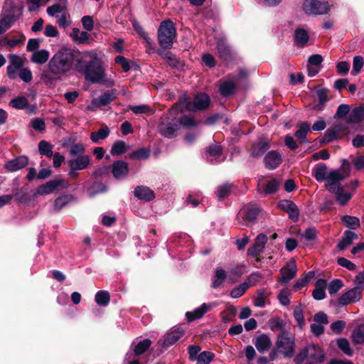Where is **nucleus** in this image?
Masks as SVG:
<instances>
[{
    "instance_id": "338daca9",
    "label": "nucleus",
    "mask_w": 364,
    "mask_h": 364,
    "mask_svg": "<svg viewBox=\"0 0 364 364\" xmlns=\"http://www.w3.org/2000/svg\"><path fill=\"white\" fill-rule=\"evenodd\" d=\"M343 287V282L340 279L333 280L328 286V293L330 294H336Z\"/></svg>"
},
{
    "instance_id": "f3484780",
    "label": "nucleus",
    "mask_w": 364,
    "mask_h": 364,
    "mask_svg": "<svg viewBox=\"0 0 364 364\" xmlns=\"http://www.w3.org/2000/svg\"><path fill=\"white\" fill-rule=\"evenodd\" d=\"M65 183L63 179L51 180L46 183L39 186L36 190V194L39 196L48 195L53 193L58 187Z\"/></svg>"
},
{
    "instance_id": "1a4fd4ad",
    "label": "nucleus",
    "mask_w": 364,
    "mask_h": 364,
    "mask_svg": "<svg viewBox=\"0 0 364 364\" xmlns=\"http://www.w3.org/2000/svg\"><path fill=\"white\" fill-rule=\"evenodd\" d=\"M218 306L217 302L203 303L199 307L195 309L192 311H188L186 314L187 320L193 321L202 318L205 313L212 311Z\"/></svg>"
},
{
    "instance_id": "4be33fe9",
    "label": "nucleus",
    "mask_w": 364,
    "mask_h": 364,
    "mask_svg": "<svg viewBox=\"0 0 364 364\" xmlns=\"http://www.w3.org/2000/svg\"><path fill=\"white\" fill-rule=\"evenodd\" d=\"M70 36L78 44H90L91 42L90 35L87 31H80L77 28H73Z\"/></svg>"
},
{
    "instance_id": "2eb2a0df",
    "label": "nucleus",
    "mask_w": 364,
    "mask_h": 364,
    "mask_svg": "<svg viewBox=\"0 0 364 364\" xmlns=\"http://www.w3.org/2000/svg\"><path fill=\"white\" fill-rule=\"evenodd\" d=\"M267 242V237L264 234H259L255 238L253 245L248 248L247 254L252 257H256L261 254Z\"/></svg>"
},
{
    "instance_id": "864d4df0",
    "label": "nucleus",
    "mask_w": 364,
    "mask_h": 364,
    "mask_svg": "<svg viewBox=\"0 0 364 364\" xmlns=\"http://www.w3.org/2000/svg\"><path fill=\"white\" fill-rule=\"evenodd\" d=\"M53 146L46 141H41L38 144V150L41 154L50 157L53 155Z\"/></svg>"
},
{
    "instance_id": "aec40b11",
    "label": "nucleus",
    "mask_w": 364,
    "mask_h": 364,
    "mask_svg": "<svg viewBox=\"0 0 364 364\" xmlns=\"http://www.w3.org/2000/svg\"><path fill=\"white\" fill-rule=\"evenodd\" d=\"M184 333V330L181 327L172 329L166 334L163 345L164 346H169L175 344L183 337Z\"/></svg>"
},
{
    "instance_id": "72a5a7b5",
    "label": "nucleus",
    "mask_w": 364,
    "mask_h": 364,
    "mask_svg": "<svg viewBox=\"0 0 364 364\" xmlns=\"http://www.w3.org/2000/svg\"><path fill=\"white\" fill-rule=\"evenodd\" d=\"M329 172L324 164H318L313 169V175L318 181H326Z\"/></svg>"
},
{
    "instance_id": "58836bf2",
    "label": "nucleus",
    "mask_w": 364,
    "mask_h": 364,
    "mask_svg": "<svg viewBox=\"0 0 364 364\" xmlns=\"http://www.w3.org/2000/svg\"><path fill=\"white\" fill-rule=\"evenodd\" d=\"M310 130V126L306 122L298 124V130L295 132L296 137L302 143H306V134Z\"/></svg>"
},
{
    "instance_id": "09e8293b",
    "label": "nucleus",
    "mask_w": 364,
    "mask_h": 364,
    "mask_svg": "<svg viewBox=\"0 0 364 364\" xmlns=\"http://www.w3.org/2000/svg\"><path fill=\"white\" fill-rule=\"evenodd\" d=\"M279 186V182L272 178L269 180L265 185H264L263 192L265 194H272L277 191Z\"/></svg>"
},
{
    "instance_id": "a18cd8bd",
    "label": "nucleus",
    "mask_w": 364,
    "mask_h": 364,
    "mask_svg": "<svg viewBox=\"0 0 364 364\" xmlns=\"http://www.w3.org/2000/svg\"><path fill=\"white\" fill-rule=\"evenodd\" d=\"M95 300L98 305L105 306L109 302V294L107 291H99L95 294Z\"/></svg>"
},
{
    "instance_id": "ea45409f",
    "label": "nucleus",
    "mask_w": 364,
    "mask_h": 364,
    "mask_svg": "<svg viewBox=\"0 0 364 364\" xmlns=\"http://www.w3.org/2000/svg\"><path fill=\"white\" fill-rule=\"evenodd\" d=\"M333 193L336 195V200L341 205H346L352 197V193L345 191L343 186H340Z\"/></svg>"
},
{
    "instance_id": "9d476101",
    "label": "nucleus",
    "mask_w": 364,
    "mask_h": 364,
    "mask_svg": "<svg viewBox=\"0 0 364 364\" xmlns=\"http://www.w3.org/2000/svg\"><path fill=\"white\" fill-rule=\"evenodd\" d=\"M346 176L338 170H333L329 172L328 176L326 179L325 186L328 191L333 193L336 191L341 186L340 183Z\"/></svg>"
},
{
    "instance_id": "6e6552de",
    "label": "nucleus",
    "mask_w": 364,
    "mask_h": 364,
    "mask_svg": "<svg viewBox=\"0 0 364 364\" xmlns=\"http://www.w3.org/2000/svg\"><path fill=\"white\" fill-rule=\"evenodd\" d=\"M178 109V105H175L169 112V116L167 117V120L164 119L163 121L159 126V130L160 134L168 138H171L176 136V131L179 129L178 122L175 119L169 121L170 117H173Z\"/></svg>"
},
{
    "instance_id": "79ce46f5",
    "label": "nucleus",
    "mask_w": 364,
    "mask_h": 364,
    "mask_svg": "<svg viewBox=\"0 0 364 364\" xmlns=\"http://www.w3.org/2000/svg\"><path fill=\"white\" fill-rule=\"evenodd\" d=\"M352 339L356 344L364 343V324L356 326L352 332Z\"/></svg>"
},
{
    "instance_id": "ddd939ff",
    "label": "nucleus",
    "mask_w": 364,
    "mask_h": 364,
    "mask_svg": "<svg viewBox=\"0 0 364 364\" xmlns=\"http://www.w3.org/2000/svg\"><path fill=\"white\" fill-rule=\"evenodd\" d=\"M361 294L362 289L355 287L343 294L338 299V303L342 306H346L350 303L357 302L361 299Z\"/></svg>"
},
{
    "instance_id": "774afa93",
    "label": "nucleus",
    "mask_w": 364,
    "mask_h": 364,
    "mask_svg": "<svg viewBox=\"0 0 364 364\" xmlns=\"http://www.w3.org/2000/svg\"><path fill=\"white\" fill-rule=\"evenodd\" d=\"M129 109L132 111L134 114H145L150 112L151 109L146 105H129Z\"/></svg>"
},
{
    "instance_id": "0eeeda50",
    "label": "nucleus",
    "mask_w": 364,
    "mask_h": 364,
    "mask_svg": "<svg viewBox=\"0 0 364 364\" xmlns=\"http://www.w3.org/2000/svg\"><path fill=\"white\" fill-rule=\"evenodd\" d=\"M302 9L309 16H318L327 14L330 10L328 2L320 0H304Z\"/></svg>"
},
{
    "instance_id": "c9c22d12",
    "label": "nucleus",
    "mask_w": 364,
    "mask_h": 364,
    "mask_svg": "<svg viewBox=\"0 0 364 364\" xmlns=\"http://www.w3.org/2000/svg\"><path fill=\"white\" fill-rule=\"evenodd\" d=\"M49 52L47 50H38L33 53L31 57V60L33 63L43 64L47 62L49 58Z\"/></svg>"
},
{
    "instance_id": "8fccbe9b",
    "label": "nucleus",
    "mask_w": 364,
    "mask_h": 364,
    "mask_svg": "<svg viewBox=\"0 0 364 364\" xmlns=\"http://www.w3.org/2000/svg\"><path fill=\"white\" fill-rule=\"evenodd\" d=\"M364 65V58L360 55H356L353 60V70L351 74L353 75H358L360 73Z\"/></svg>"
},
{
    "instance_id": "423d86ee",
    "label": "nucleus",
    "mask_w": 364,
    "mask_h": 364,
    "mask_svg": "<svg viewBox=\"0 0 364 364\" xmlns=\"http://www.w3.org/2000/svg\"><path fill=\"white\" fill-rule=\"evenodd\" d=\"M176 31L171 21L161 23L158 30V40L161 46L169 48L172 46Z\"/></svg>"
},
{
    "instance_id": "412c9836",
    "label": "nucleus",
    "mask_w": 364,
    "mask_h": 364,
    "mask_svg": "<svg viewBox=\"0 0 364 364\" xmlns=\"http://www.w3.org/2000/svg\"><path fill=\"white\" fill-rule=\"evenodd\" d=\"M294 43L296 46L304 47L309 41V32L304 28H297L294 33Z\"/></svg>"
},
{
    "instance_id": "c03bdc74",
    "label": "nucleus",
    "mask_w": 364,
    "mask_h": 364,
    "mask_svg": "<svg viewBox=\"0 0 364 364\" xmlns=\"http://www.w3.org/2000/svg\"><path fill=\"white\" fill-rule=\"evenodd\" d=\"M269 292L266 289H260L257 293V297L254 301V305L257 307H263L265 305Z\"/></svg>"
},
{
    "instance_id": "f704fd0d",
    "label": "nucleus",
    "mask_w": 364,
    "mask_h": 364,
    "mask_svg": "<svg viewBox=\"0 0 364 364\" xmlns=\"http://www.w3.org/2000/svg\"><path fill=\"white\" fill-rule=\"evenodd\" d=\"M75 201V198L72 195H63L55 199L53 203V209L58 212L69 203Z\"/></svg>"
},
{
    "instance_id": "473e14b6",
    "label": "nucleus",
    "mask_w": 364,
    "mask_h": 364,
    "mask_svg": "<svg viewBox=\"0 0 364 364\" xmlns=\"http://www.w3.org/2000/svg\"><path fill=\"white\" fill-rule=\"evenodd\" d=\"M316 288L313 291L312 296L316 300H322L326 296L325 289L326 287V282L323 279H318L315 284Z\"/></svg>"
},
{
    "instance_id": "de8ad7c7",
    "label": "nucleus",
    "mask_w": 364,
    "mask_h": 364,
    "mask_svg": "<svg viewBox=\"0 0 364 364\" xmlns=\"http://www.w3.org/2000/svg\"><path fill=\"white\" fill-rule=\"evenodd\" d=\"M342 222L350 229H356L360 227V220L357 217L344 215L342 217Z\"/></svg>"
},
{
    "instance_id": "680f3d73",
    "label": "nucleus",
    "mask_w": 364,
    "mask_h": 364,
    "mask_svg": "<svg viewBox=\"0 0 364 364\" xmlns=\"http://www.w3.org/2000/svg\"><path fill=\"white\" fill-rule=\"evenodd\" d=\"M178 122V124L180 126H183L187 128H191L196 126V123L191 116H184L181 117L179 120H176Z\"/></svg>"
},
{
    "instance_id": "20e7f679",
    "label": "nucleus",
    "mask_w": 364,
    "mask_h": 364,
    "mask_svg": "<svg viewBox=\"0 0 364 364\" xmlns=\"http://www.w3.org/2000/svg\"><path fill=\"white\" fill-rule=\"evenodd\" d=\"M210 104V98L208 95L205 93H198L191 100L186 95H183L180 97L178 107L179 106L181 109H186L188 111H197L206 109Z\"/></svg>"
},
{
    "instance_id": "b1692460",
    "label": "nucleus",
    "mask_w": 364,
    "mask_h": 364,
    "mask_svg": "<svg viewBox=\"0 0 364 364\" xmlns=\"http://www.w3.org/2000/svg\"><path fill=\"white\" fill-rule=\"evenodd\" d=\"M134 196L139 200L150 201L155 198V194L152 190L147 186H137L134 191Z\"/></svg>"
},
{
    "instance_id": "5701e85b",
    "label": "nucleus",
    "mask_w": 364,
    "mask_h": 364,
    "mask_svg": "<svg viewBox=\"0 0 364 364\" xmlns=\"http://www.w3.org/2000/svg\"><path fill=\"white\" fill-rule=\"evenodd\" d=\"M69 167L78 171L85 169L90 164V157L87 155H80L68 161Z\"/></svg>"
},
{
    "instance_id": "cd10ccee",
    "label": "nucleus",
    "mask_w": 364,
    "mask_h": 364,
    "mask_svg": "<svg viewBox=\"0 0 364 364\" xmlns=\"http://www.w3.org/2000/svg\"><path fill=\"white\" fill-rule=\"evenodd\" d=\"M27 157L21 156L13 160L9 161L6 164V168L10 171H16L24 168L28 164Z\"/></svg>"
},
{
    "instance_id": "dca6fc26",
    "label": "nucleus",
    "mask_w": 364,
    "mask_h": 364,
    "mask_svg": "<svg viewBox=\"0 0 364 364\" xmlns=\"http://www.w3.org/2000/svg\"><path fill=\"white\" fill-rule=\"evenodd\" d=\"M266 168L270 170L277 168L282 162V156L277 151H270L264 159Z\"/></svg>"
},
{
    "instance_id": "a211bd4d",
    "label": "nucleus",
    "mask_w": 364,
    "mask_h": 364,
    "mask_svg": "<svg viewBox=\"0 0 364 364\" xmlns=\"http://www.w3.org/2000/svg\"><path fill=\"white\" fill-rule=\"evenodd\" d=\"M280 209L288 213L289 218L294 220H297L299 215V209L296 204L289 200H280L279 204Z\"/></svg>"
},
{
    "instance_id": "13d9d810",
    "label": "nucleus",
    "mask_w": 364,
    "mask_h": 364,
    "mask_svg": "<svg viewBox=\"0 0 364 364\" xmlns=\"http://www.w3.org/2000/svg\"><path fill=\"white\" fill-rule=\"evenodd\" d=\"M290 291L287 289H283L279 291L277 298L282 306H288L290 304Z\"/></svg>"
},
{
    "instance_id": "0e129e2a",
    "label": "nucleus",
    "mask_w": 364,
    "mask_h": 364,
    "mask_svg": "<svg viewBox=\"0 0 364 364\" xmlns=\"http://www.w3.org/2000/svg\"><path fill=\"white\" fill-rule=\"evenodd\" d=\"M65 7L63 5H61L60 4H55L52 6H50L47 8V14L49 16H54L57 14H62L63 11H65Z\"/></svg>"
},
{
    "instance_id": "bb28decb",
    "label": "nucleus",
    "mask_w": 364,
    "mask_h": 364,
    "mask_svg": "<svg viewBox=\"0 0 364 364\" xmlns=\"http://www.w3.org/2000/svg\"><path fill=\"white\" fill-rule=\"evenodd\" d=\"M259 352L267 351L272 346V341L266 334H262L257 336L254 343Z\"/></svg>"
},
{
    "instance_id": "6e6d98bb",
    "label": "nucleus",
    "mask_w": 364,
    "mask_h": 364,
    "mask_svg": "<svg viewBox=\"0 0 364 364\" xmlns=\"http://www.w3.org/2000/svg\"><path fill=\"white\" fill-rule=\"evenodd\" d=\"M159 54L165 60L169 65L172 67H176L178 65V60L174 55L168 50H159Z\"/></svg>"
},
{
    "instance_id": "6ab92c4d",
    "label": "nucleus",
    "mask_w": 364,
    "mask_h": 364,
    "mask_svg": "<svg viewBox=\"0 0 364 364\" xmlns=\"http://www.w3.org/2000/svg\"><path fill=\"white\" fill-rule=\"evenodd\" d=\"M112 172L116 179L124 178L129 172L127 163L120 160L115 161L112 164Z\"/></svg>"
},
{
    "instance_id": "e2e57ef3",
    "label": "nucleus",
    "mask_w": 364,
    "mask_h": 364,
    "mask_svg": "<svg viewBox=\"0 0 364 364\" xmlns=\"http://www.w3.org/2000/svg\"><path fill=\"white\" fill-rule=\"evenodd\" d=\"M231 186L228 183L223 184L218 187L216 194L220 200L227 197L230 191Z\"/></svg>"
},
{
    "instance_id": "7c9ffc66",
    "label": "nucleus",
    "mask_w": 364,
    "mask_h": 364,
    "mask_svg": "<svg viewBox=\"0 0 364 364\" xmlns=\"http://www.w3.org/2000/svg\"><path fill=\"white\" fill-rule=\"evenodd\" d=\"M260 213V209L257 207H250L247 208H243L240 212V215L243 218V219L248 222H254Z\"/></svg>"
},
{
    "instance_id": "2f4dec72",
    "label": "nucleus",
    "mask_w": 364,
    "mask_h": 364,
    "mask_svg": "<svg viewBox=\"0 0 364 364\" xmlns=\"http://www.w3.org/2000/svg\"><path fill=\"white\" fill-rule=\"evenodd\" d=\"M358 239V235L350 230H347L344 232L342 240L338 244V248L341 250H345L348 247L353 240Z\"/></svg>"
},
{
    "instance_id": "f257e3e1",
    "label": "nucleus",
    "mask_w": 364,
    "mask_h": 364,
    "mask_svg": "<svg viewBox=\"0 0 364 364\" xmlns=\"http://www.w3.org/2000/svg\"><path fill=\"white\" fill-rule=\"evenodd\" d=\"M75 60L78 70L85 75L86 80L102 84L107 87L114 85V77L106 73L103 63L96 51L91 50L82 52Z\"/></svg>"
},
{
    "instance_id": "a878e982",
    "label": "nucleus",
    "mask_w": 364,
    "mask_h": 364,
    "mask_svg": "<svg viewBox=\"0 0 364 364\" xmlns=\"http://www.w3.org/2000/svg\"><path fill=\"white\" fill-rule=\"evenodd\" d=\"M217 50L219 56L225 61H228L232 58V53L230 47L226 43L225 39L222 38L217 42Z\"/></svg>"
},
{
    "instance_id": "7ed1b4c3",
    "label": "nucleus",
    "mask_w": 364,
    "mask_h": 364,
    "mask_svg": "<svg viewBox=\"0 0 364 364\" xmlns=\"http://www.w3.org/2000/svg\"><path fill=\"white\" fill-rule=\"evenodd\" d=\"M9 65L6 75L11 80L19 78L24 83H29L33 79L31 70L24 66V60L19 55L12 53L8 55Z\"/></svg>"
},
{
    "instance_id": "49530a36",
    "label": "nucleus",
    "mask_w": 364,
    "mask_h": 364,
    "mask_svg": "<svg viewBox=\"0 0 364 364\" xmlns=\"http://www.w3.org/2000/svg\"><path fill=\"white\" fill-rule=\"evenodd\" d=\"M28 104V102L27 98L23 96L14 98L9 102V105L17 109H23L26 108Z\"/></svg>"
},
{
    "instance_id": "052dcab7",
    "label": "nucleus",
    "mask_w": 364,
    "mask_h": 364,
    "mask_svg": "<svg viewBox=\"0 0 364 364\" xmlns=\"http://www.w3.org/2000/svg\"><path fill=\"white\" fill-rule=\"evenodd\" d=\"M30 124L36 131L43 132L46 129V122L43 119L40 117L32 119Z\"/></svg>"
},
{
    "instance_id": "f03ea898",
    "label": "nucleus",
    "mask_w": 364,
    "mask_h": 364,
    "mask_svg": "<svg viewBox=\"0 0 364 364\" xmlns=\"http://www.w3.org/2000/svg\"><path fill=\"white\" fill-rule=\"evenodd\" d=\"M80 52L69 48H62L50 60L48 67L54 75H62L70 71L75 58L80 56Z\"/></svg>"
},
{
    "instance_id": "3c124183",
    "label": "nucleus",
    "mask_w": 364,
    "mask_h": 364,
    "mask_svg": "<svg viewBox=\"0 0 364 364\" xmlns=\"http://www.w3.org/2000/svg\"><path fill=\"white\" fill-rule=\"evenodd\" d=\"M249 287L250 285L247 282L238 285L230 291L231 297L237 299L242 296Z\"/></svg>"
},
{
    "instance_id": "a19ab883",
    "label": "nucleus",
    "mask_w": 364,
    "mask_h": 364,
    "mask_svg": "<svg viewBox=\"0 0 364 364\" xmlns=\"http://www.w3.org/2000/svg\"><path fill=\"white\" fill-rule=\"evenodd\" d=\"M128 146L124 141H117L114 142L111 149V154L113 156L121 155L129 149Z\"/></svg>"
},
{
    "instance_id": "c85d7f7f",
    "label": "nucleus",
    "mask_w": 364,
    "mask_h": 364,
    "mask_svg": "<svg viewBox=\"0 0 364 364\" xmlns=\"http://www.w3.org/2000/svg\"><path fill=\"white\" fill-rule=\"evenodd\" d=\"M269 147L267 139H260L252 145L251 155L253 157L261 156Z\"/></svg>"
},
{
    "instance_id": "39448f33",
    "label": "nucleus",
    "mask_w": 364,
    "mask_h": 364,
    "mask_svg": "<svg viewBox=\"0 0 364 364\" xmlns=\"http://www.w3.org/2000/svg\"><path fill=\"white\" fill-rule=\"evenodd\" d=\"M277 350L286 358H291L295 352V338L294 335L282 330L276 342Z\"/></svg>"
},
{
    "instance_id": "4c0bfd02",
    "label": "nucleus",
    "mask_w": 364,
    "mask_h": 364,
    "mask_svg": "<svg viewBox=\"0 0 364 364\" xmlns=\"http://www.w3.org/2000/svg\"><path fill=\"white\" fill-rule=\"evenodd\" d=\"M364 119V107L355 108L349 114L348 122L351 124H357Z\"/></svg>"
},
{
    "instance_id": "bf43d9fd",
    "label": "nucleus",
    "mask_w": 364,
    "mask_h": 364,
    "mask_svg": "<svg viewBox=\"0 0 364 364\" xmlns=\"http://www.w3.org/2000/svg\"><path fill=\"white\" fill-rule=\"evenodd\" d=\"M214 358V354L210 351H203L197 358L198 364H208Z\"/></svg>"
},
{
    "instance_id": "9b49d317",
    "label": "nucleus",
    "mask_w": 364,
    "mask_h": 364,
    "mask_svg": "<svg viewBox=\"0 0 364 364\" xmlns=\"http://www.w3.org/2000/svg\"><path fill=\"white\" fill-rule=\"evenodd\" d=\"M280 272L282 276L279 278V282L282 284H287L296 275L297 267L296 261L294 259L289 261L287 263V265L280 269Z\"/></svg>"
},
{
    "instance_id": "603ef678",
    "label": "nucleus",
    "mask_w": 364,
    "mask_h": 364,
    "mask_svg": "<svg viewBox=\"0 0 364 364\" xmlns=\"http://www.w3.org/2000/svg\"><path fill=\"white\" fill-rule=\"evenodd\" d=\"M151 341L149 339H144L140 341L134 348V353L136 355H139L144 353L151 346Z\"/></svg>"
},
{
    "instance_id": "f8f14e48",
    "label": "nucleus",
    "mask_w": 364,
    "mask_h": 364,
    "mask_svg": "<svg viewBox=\"0 0 364 364\" xmlns=\"http://www.w3.org/2000/svg\"><path fill=\"white\" fill-rule=\"evenodd\" d=\"M324 356L323 351L319 346L308 345V360L306 364H321L324 360Z\"/></svg>"
},
{
    "instance_id": "393cba45",
    "label": "nucleus",
    "mask_w": 364,
    "mask_h": 364,
    "mask_svg": "<svg viewBox=\"0 0 364 364\" xmlns=\"http://www.w3.org/2000/svg\"><path fill=\"white\" fill-rule=\"evenodd\" d=\"M205 154L207 159L211 162L223 161L224 160V157L222 156L221 147L218 144L210 146Z\"/></svg>"
},
{
    "instance_id": "4468645a",
    "label": "nucleus",
    "mask_w": 364,
    "mask_h": 364,
    "mask_svg": "<svg viewBox=\"0 0 364 364\" xmlns=\"http://www.w3.org/2000/svg\"><path fill=\"white\" fill-rule=\"evenodd\" d=\"M116 93L117 91L115 90L105 92L99 97L95 98L92 100L91 107L89 108L91 110H93L95 108L108 105L116 98Z\"/></svg>"
},
{
    "instance_id": "4d7b16f0",
    "label": "nucleus",
    "mask_w": 364,
    "mask_h": 364,
    "mask_svg": "<svg viewBox=\"0 0 364 364\" xmlns=\"http://www.w3.org/2000/svg\"><path fill=\"white\" fill-rule=\"evenodd\" d=\"M338 347L347 355H352L353 350L350 347V343L346 338H338L337 340Z\"/></svg>"
},
{
    "instance_id": "37998d69",
    "label": "nucleus",
    "mask_w": 364,
    "mask_h": 364,
    "mask_svg": "<svg viewBox=\"0 0 364 364\" xmlns=\"http://www.w3.org/2000/svg\"><path fill=\"white\" fill-rule=\"evenodd\" d=\"M226 278V272L224 269H217L215 275L212 279V287L218 288L220 287Z\"/></svg>"
},
{
    "instance_id": "e433bc0d",
    "label": "nucleus",
    "mask_w": 364,
    "mask_h": 364,
    "mask_svg": "<svg viewBox=\"0 0 364 364\" xmlns=\"http://www.w3.org/2000/svg\"><path fill=\"white\" fill-rule=\"evenodd\" d=\"M110 133L108 127L102 126L97 132H94L90 134V139L93 143H99L100 140L106 139Z\"/></svg>"
},
{
    "instance_id": "5fc2aeb1",
    "label": "nucleus",
    "mask_w": 364,
    "mask_h": 364,
    "mask_svg": "<svg viewBox=\"0 0 364 364\" xmlns=\"http://www.w3.org/2000/svg\"><path fill=\"white\" fill-rule=\"evenodd\" d=\"M149 153V149L141 148L130 154L129 156L133 159L144 160L148 159Z\"/></svg>"
},
{
    "instance_id": "c756f323",
    "label": "nucleus",
    "mask_w": 364,
    "mask_h": 364,
    "mask_svg": "<svg viewBox=\"0 0 364 364\" xmlns=\"http://www.w3.org/2000/svg\"><path fill=\"white\" fill-rule=\"evenodd\" d=\"M237 80V77H232L231 79L224 82L220 87L221 95L224 97L232 95L235 90Z\"/></svg>"
},
{
    "instance_id": "69168bd1",
    "label": "nucleus",
    "mask_w": 364,
    "mask_h": 364,
    "mask_svg": "<svg viewBox=\"0 0 364 364\" xmlns=\"http://www.w3.org/2000/svg\"><path fill=\"white\" fill-rule=\"evenodd\" d=\"M294 316L300 327H302L305 324L303 316V309L301 305H298L295 307L294 310Z\"/></svg>"
}]
</instances>
